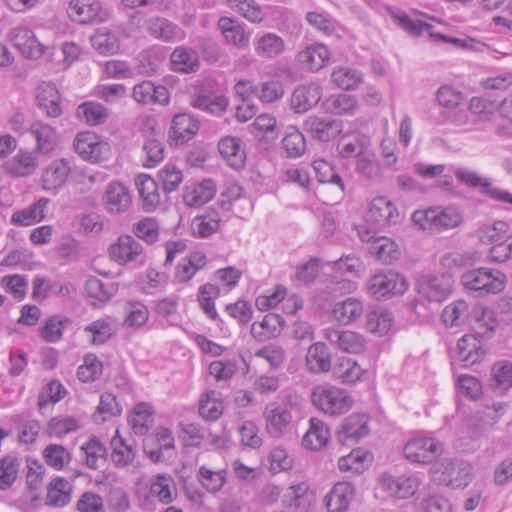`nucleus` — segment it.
Listing matches in <instances>:
<instances>
[{"instance_id":"obj_1","label":"nucleus","mask_w":512,"mask_h":512,"mask_svg":"<svg viewBox=\"0 0 512 512\" xmlns=\"http://www.w3.org/2000/svg\"><path fill=\"white\" fill-rule=\"evenodd\" d=\"M311 400L315 407L330 416L344 414L353 405V399L345 390L330 385L315 386Z\"/></svg>"},{"instance_id":"obj_2","label":"nucleus","mask_w":512,"mask_h":512,"mask_svg":"<svg viewBox=\"0 0 512 512\" xmlns=\"http://www.w3.org/2000/svg\"><path fill=\"white\" fill-rule=\"evenodd\" d=\"M462 282L466 289L478 296L496 294L505 288L506 275L499 270L482 267L464 273Z\"/></svg>"},{"instance_id":"obj_3","label":"nucleus","mask_w":512,"mask_h":512,"mask_svg":"<svg viewBox=\"0 0 512 512\" xmlns=\"http://www.w3.org/2000/svg\"><path fill=\"white\" fill-rule=\"evenodd\" d=\"M407 288L408 283L406 279L393 270L379 272L367 281L369 293L377 300L402 295L406 292Z\"/></svg>"},{"instance_id":"obj_4","label":"nucleus","mask_w":512,"mask_h":512,"mask_svg":"<svg viewBox=\"0 0 512 512\" xmlns=\"http://www.w3.org/2000/svg\"><path fill=\"white\" fill-rule=\"evenodd\" d=\"M432 473L436 481L452 488H464L472 480V466L462 460H445Z\"/></svg>"},{"instance_id":"obj_5","label":"nucleus","mask_w":512,"mask_h":512,"mask_svg":"<svg viewBox=\"0 0 512 512\" xmlns=\"http://www.w3.org/2000/svg\"><path fill=\"white\" fill-rule=\"evenodd\" d=\"M73 148L83 160L91 163L106 161L111 154L110 145L92 131L78 133Z\"/></svg>"},{"instance_id":"obj_6","label":"nucleus","mask_w":512,"mask_h":512,"mask_svg":"<svg viewBox=\"0 0 512 512\" xmlns=\"http://www.w3.org/2000/svg\"><path fill=\"white\" fill-rule=\"evenodd\" d=\"M109 257L121 266L143 264L145 250L133 236L120 235L108 248Z\"/></svg>"},{"instance_id":"obj_7","label":"nucleus","mask_w":512,"mask_h":512,"mask_svg":"<svg viewBox=\"0 0 512 512\" xmlns=\"http://www.w3.org/2000/svg\"><path fill=\"white\" fill-rule=\"evenodd\" d=\"M443 452V445L433 437H415L404 447L407 460L428 464L435 461Z\"/></svg>"},{"instance_id":"obj_8","label":"nucleus","mask_w":512,"mask_h":512,"mask_svg":"<svg viewBox=\"0 0 512 512\" xmlns=\"http://www.w3.org/2000/svg\"><path fill=\"white\" fill-rule=\"evenodd\" d=\"M263 418L268 434L274 438L281 437L292 428V406L270 403L263 411Z\"/></svg>"},{"instance_id":"obj_9","label":"nucleus","mask_w":512,"mask_h":512,"mask_svg":"<svg viewBox=\"0 0 512 512\" xmlns=\"http://www.w3.org/2000/svg\"><path fill=\"white\" fill-rule=\"evenodd\" d=\"M455 176L461 183L468 187L479 189L482 194L489 196L495 201L512 204V193L493 187L489 179L475 171L460 168L456 170Z\"/></svg>"},{"instance_id":"obj_10","label":"nucleus","mask_w":512,"mask_h":512,"mask_svg":"<svg viewBox=\"0 0 512 512\" xmlns=\"http://www.w3.org/2000/svg\"><path fill=\"white\" fill-rule=\"evenodd\" d=\"M72 172V161L67 158H58L51 161L42 171L41 188L44 191L57 194L65 185Z\"/></svg>"},{"instance_id":"obj_11","label":"nucleus","mask_w":512,"mask_h":512,"mask_svg":"<svg viewBox=\"0 0 512 512\" xmlns=\"http://www.w3.org/2000/svg\"><path fill=\"white\" fill-rule=\"evenodd\" d=\"M379 487L392 497L406 499L415 494L419 480L414 475L395 477L390 473H382L378 477Z\"/></svg>"},{"instance_id":"obj_12","label":"nucleus","mask_w":512,"mask_h":512,"mask_svg":"<svg viewBox=\"0 0 512 512\" xmlns=\"http://www.w3.org/2000/svg\"><path fill=\"white\" fill-rule=\"evenodd\" d=\"M67 13L73 21L82 24L106 21L111 14L100 1L86 3L82 0H71Z\"/></svg>"},{"instance_id":"obj_13","label":"nucleus","mask_w":512,"mask_h":512,"mask_svg":"<svg viewBox=\"0 0 512 512\" xmlns=\"http://www.w3.org/2000/svg\"><path fill=\"white\" fill-rule=\"evenodd\" d=\"M132 198L129 189L120 182L107 184L102 196V205L110 214H122L129 210Z\"/></svg>"},{"instance_id":"obj_14","label":"nucleus","mask_w":512,"mask_h":512,"mask_svg":"<svg viewBox=\"0 0 512 512\" xmlns=\"http://www.w3.org/2000/svg\"><path fill=\"white\" fill-rule=\"evenodd\" d=\"M132 98L141 105L165 106L169 103L170 94L165 86L155 85L153 82L145 80L133 87Z\"/></svg>"},{"instance_id":"obj_15","label":"nucleus","mask_w":512,"mask_h":512,"mask_svg":"<svg viewBox=\"0 0 512 512\" xmlns=\"http://www.w3.org/2000/svg\"><path fill=\"white\" fill-rule=\"evenodd\" d=\"M29 132L35 140L36 153L42 155L51 154L59 143L56 129L43 121L32 123L29 127Z\"/></svg>"},{"instance_id":"obj_16","label":"nucleus","mask_w":512,"mask_h":512,"mask_svg":"<svg viewBox=\"0 0 512 512\" xmlns=\"http://www.w3.org/2000/svg\"><path fill=\"white\" fill-rule=\"evenodd\" d=\"M452 285L449 275L425 277L419 282V292L430 301L441 302L450 295Z\"/></svg>"},{"instance_id":"obj_17","label":"nucleus","mask_w":512,"mask_h":512,"mask_svg":"<svg viewBox=\"0 0 512 512\" xmlns=\"http://www.w3.org/2000/svg\"><path fill=\"white\" fill-rule=\"evenodd\" d=\"M38 166L36 152L23 149L4 163L5 171L13 177H28L35 173Z\"/></svg>"},{"instance_id":"obj_18","label":"nucleus","mask_w":512,"mask_h":512,"mask_svg":"<svg viewBox=\"0 0 512 512\" xmlns=\"http://www.w3.org/2000/svg\"><path fill=\"white\" fill-rule=\"evenodd\" d=\"M324 337L330 344L347 353L358 354L365 349L364 338L353 331L326 329L324 331Z\"/></svg>"},{"instance_id":"obj_19","label":"nucleus","mask_w":512,"mask_h":512,"mask_svg":"<svg viewBox=\"0 0 512 512\" xmlns=\"http://www.w3.org/2000/svg\"><path fill=\"white\" fill-rule=\"evenodd\" d=\"M216 194V185L206 179L199 183H191L185 186L182 194L186 206L198 208L208 203Z\"/></svg>"},{"instance_id":"obj_20","label":"nucleus","mask_w":512,"mask_h":512,"mask_svg":"<svg viewBox=\"0 0 512 512\" xmlns=\"http://www.w3.org/2000/svg\"><path fill=\"white\" fill-rule=\"evenodd\" d=\"M217 26L227 44L237 48H247L249 46L250 34L246 32L245 25L237 19L221 17Z\"/></svg>"},{"instance_id":"obj_21","label":"nucleus","mask_w":512,"mask_h":512,"mask_svg":"<svg viewBox=\"0 0 512 512\" xmlns=\"http://www.w3.org/2000/svg\"><path fill=\"white\" fill-rule=\"evenodd\" d=\"M49 203L50 200L48 198L41 197L31 205L21 210L14 211L10 218L11 224L27 227L40 223L46 218V210Z\"/></svg>"},{"instance_id":"obj_22","label":"nucleus","mask_w":512,"mask_h":512,"mask_svg":"<svg viewBox=\"0 0 512 512\" xmlns=\"http://www.w3.org/2000/svg\"><path fill=\"white\" fill-rule=\"evenodd\" d=\"M304 128L314 139L327 142L342 132V122L312 116L304 122Z\"/></svg>"},{"instance_id":"obj_23","label":"nucleus","mask_w":512,"mask_h":512,"mask_svg":"<svg viewBox=\"0 0 512 512\" xmlns=\"http://www.w3.org/2000/svg\"><path fill=\"white\" fill-rule=\"evenodd\" d=\"M218 150L227 164L235 170H240L246 163V151L241 139L226 136L218 143Z\"/></svg>"},{"instance_id":"obj_24","label":"nucleus","mask_w":512,"mask_h":512,"mask_svg":"<svg viewBox=\"0 0 512 512\" xmlns=\"http://www.w3.org/2000/svg\"><path fill=\"white\" fill-rule=\"evenodd\" d=\"M196 478L201 487L210 494L219 493L227 483V468H215L210 465H201Z\"/></svg>"},{"instance_id":"obj_25","label":"nucleus","mask_w":512,"mask_h":512,"mask_svg":"<svg viewBox=\"0 0 512 512\" xmlns=\"http://www.w3.org/2000/svg\"><path fill=\"white\" fill-rule=\"evenodd\" d=\"M322 97V90L318 84L311 83L297 87L291 96V108L296 113H305L315 106Z\"/></svg>"},{"instance_id":"obj_26","label":"nucleus","mask_w":512,"mask_h":512,"mask_svg":"<svg viewBox=\"0 0 512 512\" xmlns=\"http://www.w3.org/2000/svg\"><path fill=\"white\" fill-rule=\"evenodd\" d=\"M368 434V417L365 414H352L344 420L338 439L347 444L349 441L357 442Z\"/></svg>"},{"instance_id":"obj_27","label":"nucleus","mask_w":512,"mask_h":512,"mask_svg":"<svg viewBox=\"0 0 512 512\" xmlns=\"http://www.w3.org/2000/svg\"><path fill=\"white\" fill-rule=\"evenodd\" d=\"M37 105L49 117H59L62 114L60 94L55 84L43 82L37 89Z\"/></svg>"},{"instance_id":"obj_28","label":"nucleus","mask_w":512,"mask_h":512,"mask_svg":"<svg viewBox=\"0 0 512 512\" xmlns=\"http://www.w3.org/2000/svg\"><path fill=\"white\" fill-rule=\"evenodd\" d=\"M135 186L146 212L154 211L161 204V195L157 182L149 175L140 174L135 179Z\"/></svg>"},{"instance_id":"obj_29","label":"nucleus","mask_w":512,"mask_h":512,"mask_svg":"<svg viewBox=\"0 0 512 512\" xmlns=\"http://www.w3.org/2000/svg\"><path fill=\"white\" fill-rule=\"evenodd\" d=\"M368 220L380 225L395 224L400 219L398 209L385 197L373 199L367 213Z\"/></svg>"},{"instance_id":"obj_30","label":"nucleus","mask_w":512,"mask_h":512,"mask_svg":"<svg viewBox=\"0 0 512 512\" xmlns=\"http://www.w3.org/2000/svg\"><path fill=\"white\" fill-rule=\"evenodd\" d=\"M355 497V488L349 482H338L326 496L329 512H346Z\"/></svg>"},{"instance_id":"obj_31","label":"nucleus","mask_w":512,"mask_h":512,"mask_svg":"<svg viewBox=\"0 0 512 512\" xmlns=\"http://www.w3.org/2000/svg\"><path fill=\"white\" fill-rule=\"evenodd\" d=\"M457 355L464 366L480 362L485 356V351L478 340V335L462 336L457 342Z\"/></svg>"},{"instance_id":"obj_32","label":"nucleus","mask_w":512,"mask_h":512,"mask_svg":"<svg viewBox=\"0 0 512 512\" xmlns=\"http://www.w3.org/2000/svg\"><path fill=\"white\" fill-rule=\"evenodd\" d=\"M284 325V319L279 314L268 313L259 322L251 325V335L259 342H265L277 337Z\"/></svg>"},{"instance_id":"obj_33","label":"nucleus","mask_w":512,"mask_h":512,"mask_svg":"<svg viewBox=\"0 0 512 512\" xmlns=\"http://www.w3.org/2000/svg\"><path fill=\"white\" fill-rule=\"evenodd\" d=\"M331 359L328 347L323 342H316L308 348L305 364L311 373H326L331 369Z\"/></svg>"},{"instance_id":"obj_34","label":"nucleus","mask_w":512,"mask_h":512,"mask_svg":"<svg viewBox=\"0 0 512 512\" xmlns=\"http://www.w3.org/2000/svg\"><path fill=\"white\" fill-rule=\"evenodd\" d=\"M297 58L305 69L316 72L329 62L330 52L325 45L317 43L300 51Z\"/></svg>"},{"instance_id":"obj_35","label":"nucleus","mask_w":512,"mask_h":512,"mask_svg":"<svg viewBox=\"0 0 512 512\" xmlns=\"http://www.w3.org/2000/svg\"><path fill=\"white\" fill-rule=\"evenodd\" d=\"M330 439V430L327 424L319 418L309 420V429L302 439L304 447L311 450H320L325 447Z\"/></svg>"},{"instance_id":"obj_36","label":"nucleus","mask_w":512,"mask_h":512,"mask_svg":"<svg viewBox=\"0 0 512 512\" xmlns=\"http://www.w3.org/2000/svg\"><path fill=\"white\" fill-rule=\"evenodd\" d=\"M116 331V321L110 316L97 319L84 328V332L90 335L91 344L97 346L105 344L116 334Z\"/></svg>"},{"instance_id":"obj_37","label":"nucleus","mask_w":512,"mask_h":512,"mask_svg":"<svg viewBox=\"0 0 512 512\" xmlns=\"http://www.w3.org/2000/svg\"><path fill=\"white\" fill-rule=\"evenodd\" d=\"M199 130V121L188 113L176 115L172 120L171 137L177 143L189 141Z\"/></svg>"},{"instance_id":"obj_38","label":"nucleus","mask_w":512,"mask_h":512,"mask_svg":"<svg viewBox=\"0 0 512 512\" xmlns=\"http://www.w3.org/2000/svg\"><path fill=\"white\" fill-rule=\"evenodd\" d=\"M283 504L292 512L306 511L311 505L308 484L302 482L290 486L283 496Z\"/></svg>"},{"instance_id":"obj_39","label":"nucleus","mask_w":512,"mask_h":512,"mask_svg":"<svg viewBox=\"0 0 512 512\" xmlns=\"http://www.w3.org/2000/svg\"><path fill=\"white\" fill-rule=\"evenodd\" d=\"M170 60L173 70L177 72H196L200 66L196 50L187 46L176 47L171 53Z\"/></svg>"},{"instance_id":"obj_40","label":"nucleus","mask_w":512,"mask_h":512,"mask_svg":"<svg viewBox=\"0 0 512 512\" xmlns=\"http://www.w3.org/2000/svg\"><path fill=\"white\" fill-rule=\"evenodd\" d=\"M285 50V41L275 33H265L254 42V51L260 58L274 59Z\"/></svg>"},{"instance_id":"obj_41","label":"nucleus","mask_w":512,"mask_h":512,"mask_svg":"<svg viewBox=\"0 0 512 512\" xmlns=\"http://www.w3.org/2000/svg\"><path fill=\"white\" fill-rule=\"evenodd\" d=\"M363 312V303L352 297L336 303L332 309L334 318L343 325L355 322L363 315Z\"/></svg>"},{"instance_id":"obj_42","label":"nucleus","mask_w":512,"mask_h":512,"mask_svg":"<svg viewBox=\"0 0 512 512\" xmlns=\"http://www.w3.org/2000/svg\"><path fill=\"white\" fill-rule=\"evenodd\" d=\"M207 264L206 255L202 252H193L185 259L181 260L175 271V279L178 282L186 283Z\"/></svg>"},{"instance_id":"obj_43","label":"nucleus","mask_w":512,"mask_h":512,"mask_svg":"<svg viewBox=\"0 0 512 512\" xmlns=\"http://www.w3.org/2000/svg\"><path fill=\"white\" fill-rule=\"evenodd\" d=\"M371 146L368 136L361 133H354L351 136L344 135L338 143L339 155L344 159L366 152Z\"/></svg>"},{"instance_id":"obj_44","label":"nucleus","mask_w":512,"mask_h":512,"mask_svg":"<svg viewBox=\"0 0 512 512\" xmlns=\"http://www.w3.org/2000/svg\"><path fill=\"white\" fill-rule=\"evenodd\" d=\"M150 494L163 504L171 503L177 495L173 477L166 473L155 475L151 481Z\"/></svg>"},{"instance_id":"obj_45","label":"nucleus","mask_w":512,"mask_h":512,"mask_svg":"<svg viewBox=\"0 0 512 512\" xmlns=\"http://www.w3.org/2000/svg\"><path fill=\"white\" fill-rule=\"evenodd\" d=\"M77 117L89 126H97L105 123L109 117V111L102 104L87 101L76 109Z\"/></svg>"},{"instance_id":"obj_46","label":"nucleus","mask_w":512,"mask_h":512,"mask_svg":"<svg viewBox=\"0 0 512 512\" xmlns=\"http://www.w3.org/2000/svg\"><path fill=\"white\" fill-rule=\"evenodd\" d=\"M147 30L151 36L165 42L180 40L183 38L182 32L172 22L164 18H151L147 21Z\"/></svg>"},{"instance_id":"obj_47","label":"nucleus","mask_w":512,"mask_h":512,"mask_svg":"<svg viewBox=\"0 0 512 512\" xmlns=\"http://www.w3.org/2000/svg\"><path fill=\"white\" fill-rule=\"evenodd\" d=\"M85 290L88 297L92 300L93 306H102L106 304L116 292L114 284L104 283L98 278H90L85 283Z\"/></svg>"},{"instance_id":"obj_48","label":"nucleus","mask_w":512,"mask_h":512,"mask_svg":"<svg viewBox=\"0 0 512 512\" xmlns=\"http://www.w3.org/2000/svg\"><path fill=\"white\" fill-rule=\"evenodd\" d=\"M221 216L216 210H208L192 221V229L196 236L208 238L220 228Z\"/></svg>"},{"instance_id":"obj_49","label":"nucleus","mask_w":512,"mask_h":512,"mask_svg":"<svg viewBox=\"0 0 512 512\" xmlns=\"http://www.w3.org/2000/svg\"><path fill=\"white\" fill-rule=\"evenodd\" d=\"M225 4L251 23H260L266 14L254 0H224Z\"/></svg>"},{"instance_id":"obj_50","label":"nucleus","mask_w":512,"mask_h":512,"mask_svg":"<svg viewBox=\"0 0 512 512\" xmlns=\"http://www.w3.org/2000/svg\"><path fill=\"white\" fill-rule=\"evenodd\" d=\"M93 48L101 55H112L119 50V39L107 28H99L90 38Z\"/></svg>"},{"instance_id":"obj_51","label":"nucleus","mask_w":512,"mask_h":512,"mask_svg":"<svg viewBox=\"0 0 512 512\" xmlns=\"http://www.w3.org/2000/svg\"><path fill=\"white\" fill-rule=\"evenodd\" d=\"M369 253L379 261L390 264L399 258L400 252L397 244L390 238L379 236L369 247Z\"/></svg>"},{"instance_id":"obj_52","label":"nucleus","mask_w":512,"mask_h":512,"mask_svg":"<svg viewBox=\"0 0 512 512\" xmlns=\"http://www.w3.org/2000/svg\"><path fill=\"white\" fill-rule=\"evenodd\" d=\"M153 422L152 408L147 403L137 404L130 417L129 424L133 432L137 435H144L149 430Z\"/></svg>"},{"instance_id":"obj_53","label":"nucleus","mask_w":512,"mask_h":512,"mask_svg":"<svg viewBox=\"0 0 512 512\" xmlns=\"http://www.w3.org/2000/svg\"><path fill=\"white\" fill-rule=\"evenodd\" d=\"M473 329L479 337H489L498 323L493 310L479 307L473 311Z\"/></svg>"},{"instance_id":"obj_54","label":"nucleus","mask_w":512,"mask_h":512,"mask_svg":"<svg viewBox=\"0 0 512 512\" xmlns=\"http://www.w3.org/2000/svg\"><path fill=\"white\" fill-rule=\"evenodd\" d=\"M322 106L330 114H354L357 109V101L350 95L338 94L326 98Z\"/></svg>"},{"instance_id":"obj_55","label":"nucleus","mask_w":512,"mask_h":512,"mask_svg":"<svg viewBox=\"0 0 512 512\" xmlns=\"http://www.w3.org/2000/svg\"><path fill=\"white\" fill-rule=\"evenodd\" d=\"M373 456L370 452L361 449L353 450L350 454L343 456L338 461V467L341 471H349L353 474L361 473L366 464L372 462Z\"/></svg>"},{"instance_id":"obj_56","label":"nucleus","mask_w":512,"mask_h":512,"mask_svg":"<svg viewBox=\"0 0 512 512\" xmlns=\"http://www.w3.org/2000/svg\"><path fill=\"white\" fill-rule=\"evenodd\" d=\"M223 402L218 392L208 391L199 404V415L208 421L217 420L223 413Z\"/></svg>"},{"instance_id":"obj_57","label":"nucleus","mask_w":512,"mask_h":512,"mask_svg":"<svg viewBox=\"0 0 512 512\" xmlns=\"http://www.w3.org/2000/svg\"><path fill=\"white\" fill-rule=\"evenodd\" d=\"M394 323V316L390 311H371L367 314L366 328L373 334L382 336L387 334Z\"/></svg>"},{"instance_id":"obj_58","label":"nucleus","mask_w":512,"mask_h":512,"mask_svg":"<svg viewBox=\"0 0 512 512\" xmlns=\"http://www.w3.org/2000/svg\"><path fill=\"white\" fill-rule=\"evenodd\" d=\"M356 170L363 177L369 180H377L382 176V168L376 155L369 151V149L358 155L356 160Z\"/></svg>"},{"instance_id":"obj_59","label":"nucleus","mask_w":512,"mask_h":512,"mask_svg":"<svg viewBox=\"0 0 512 512\" xmlns=\"http://www.w3.org/2000/svg\"><path fill=\"white\" fill-rule=\"evenodd\" d=\"M333 373L335 378L340 382L344 384H353L361 378L363 369L356 361L350 358H343L334 367Z\"/></svg>"},{"instance_id":"obj_60","label":"nucleus","mask_w":512,"mask_h":512,"mask_svg":"<svg viewBox=\"0 0 512 512\" xmlns=\"http://www.w3.org/2000/svg\"><path fill=\"white\" fill-rule=\"evenodd\" d=\"M143 151L146 154L145 167H154L164 159V145L161 141V134L156 132L154 128L152 129V136L144 143Z\"/></svg>"},{"instance_id":"obj_61","label":"nucleus","mask_w":512,"mask_h":512,"mask_svg":"<svg viewBox=\"0 0 512 512\" xmlns=\"http://www.w3.org/2000/svg\"><path fill=\"white\" fill-rule=\"evenodd\" d=\"M79 427L74 417L56 416L47 423L46 432L50 437L63 438L67 434L77 431Z\"/></svg>"},{"instance_id":"obj_62","label":"nucleus","mask_w":512,"mask_h":512,"mask_svg":"<svg viewBox=\"0 0 512 512\" xmlns=\"http://www.w3.org/2000/svg\"><path fill=\"white\" fill-rule=\"evenodd\" d=\"M469 306L464 300H457L448 306L442 312V319L447 326H459L468 319Z\"/></svg>"},{"instance_id":"obj_63","label":"nucleus","mask_w":512,"mask_h":512,"mask_svg":"<svg viewBox=\"0 0 512 512\" xmlns=\"http://www.w3.org/2000/svg\"><path fill=\"white\" fill-rule=\"evenodd\" d=\"M70 320L67 317L53 315L47 319L40 330V336L49 343L58 342L63 335V330Z\"/></svg>"},{"instance_id":"obj_64","label":"nucleus","mask_w":512,"mask_h":512,"mask_svg":"<svg viewBox=\"0 0 512 512\" xmlns=\"http://www.w3.org/2000/svg\"><path fill=\"white\" fill-rule=\"evenodd\" d=\"M332 81L341 89L356 88L362 81V74L351 67H339L332 72Z\"/></svg>"}]
</instances>
